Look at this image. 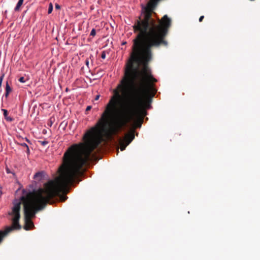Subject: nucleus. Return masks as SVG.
I'll list each match as a JSON object with an SVG mask.
<instances>
[{
	"label": "nucleus",
	"mask_w": 260,
	"mask_h": 260,
	"mask_svg": "<svg viewBox=\"0 0 260 260\" xmlns=\"http://www.w3.org/2000/svg\"><path fill=\"white\" fill-rule=\"evenodd\" d=\"M171 19L165 15L161 20L156 21L151 13L145 12L134 25L137 34L134 40L133 51L124 77L113 90L114 95L107 104L104 112L96 126L102 131L108 130L111 135L116 134L132 118L136 107L141 109L142 116H139L136 126L140 127L143 117L146 114L145 109L151 107L148 94L153 96L156 90L153 82L156 81L147 66L151 59L150 48L168 43L164 40L171 25Z\"/></svg>",
	"instance_id": "f257e3e1"
},
{
	"label": "nucleus",
	"mask_w": 260,
	"mask_h": 260,
	"mask_svg": "<svg viewBox=\"0 0 260 260\" xmlns=\"http://www.w3.org/2000/svg\"><path fill=\"white\" fill-rule=\"evenodd\" d=\"M95 131L96 128L93 127L85 134L83 137L85 144H74L68 148L64 154L63 163L59 169V176L45 184L43 189L40 188L37 191L26 193L24 190L20 200L14 201L12 209L8 212L9 218L13 221V224L6 226L4 230H0V237L2 238L0 243L9 233L21 228L19 220L21 201L24 204V228L29 230L34 226L31 218L35 216L38 211L45 208L51 198L58 196L61 201L67 199V196L59 193L66 192L68 186L74 182L76 177L82 174V167L90 159V153L99 143L94 140Z\"/></svg>",
	"instance_id": "f03ea898"
},
{
	"label": "nucleus",
	"mask_w": 260,
	"mask_h": 260,
	"mask_svg": "<svg viewBox=\"0 0 260 260\" xmlns=\"http://www.w3.org/2000/svg\"><path fill=\"white\" fill-rule=\"evenodd\" d=\"M135 138L134 131L132 130L125 136L119 139V145L121 151L124 150L126 147Z\"/></svg>",
	"instance_id": "7ed1b4c3"
},
{
	"label": "nucleus",
	"mask_w": 260,
	"mask_h": 260,
	"mask_svg": "<svg viewBox=\"0 0 260 260\" xmlns=\"http://www.w3.org/2000/svg\"><path fill=\"white\" fill-rule=\"evenodd\" d=\"M2 111L4 112V115L5 119L8 121H12L13 119L12 117L8 116L7 110L6 109H3Z\"/></svg>",
	"instance_id": "20e7f679"
},
{
	"label": "nucleus",
	"mask_w": 260,
	"mask_h": 260,
	"mask_svg": "<svg viewBox=\"0 0 260 260\" xmlns=\"http://www.w3.org/2000/svg\"><path fill=\"white\" fill-rule=\"evenodd\" d=\"M44 176V173L43 172H39L36 173L34 175V178L36 179L41 180Z\"/></svg>",
	"instance_id": "39448f33"
},
{
	"label": "nucleus",
	"mask_w": 260,
	"mask_h": 260,
	"mask_svg": "<svg viewBox=\"0 0 260 260\" xmlns=\"http://www.w3.org/2000/svg\"><path fill=\"white\" fill-rule=\"evenodd\" d=\"M24 0H19L15 8H14L15 11L17 12L19 11L20 7L23 4Z\"/></svg>",
	"instance_id": "423d86ee"
},
{
	"label": "nucleus",
	"mask_w": 260,
	"mask_h": 260,
	"mask_svg": "<svg viewBox=\"0 0 260 260\" xmlns=\"http://www.w3.org/2000/svg\"><path fill=\"white\" fill-rule=\"evenodd\" d=\"M11 90H12V89H11L10 86L9 85L8 82H7L6 85V92L10 93V92L11 91Z\"/></svg>",
	"instance_id": "0eeeda50"
},
{
	"label": "nucleus",
	"mask_w": 260,
	"mask_h": 260,
	"mask_svg": "<svg viewBox=\"0 0 260 260\" xmlns=\"http://www.w3.org/2000/svg\"><path fill=\"white\" fill-rule=\"evenodd\" d=\"M20 145L21 146H22V147H26V149H27V153H29V147H28V146L27 144H26L25 143H20Z\"/></svg>",
	"instance_id": "6e6552de"
},
{
	"label": "nucleus",
	"mask_w": 260,
	"mask_h": 260,
	"mask_svg": "<svg viewBox=\"0 0 260 260\" xmlns=\"http://www.w3.org/2000/svg\"><path fill=\"white\" fill-rule=\"evenodd\" d=\"M52 10H53V5L51 3H50L49 4V8H48V13L50 14L52 12Z\"/></svg>",
	"instance_id": "1a4fd4ad"
},
{
	"label": "nucleus",
	"mask_w": 260,
	"mask_h": 260,
	"mask_svg": "<svg viewBox=\"0 0 260 260\" xmlns=\"http://www.w3.org/2000/svg\"><path fill=\"white\" fill-rule=\"evenodd\" d=\"M28 81L27 79H25L24 77H21L19 79V81L21 83H25Z\"/></svg>",
	"instance_id": "9d476101"
},
{
	"label": "nucleus",
	"mask_w": 260,
	"mask_h": 260,
	"mask_svg": "<svg viewBox=\"0 0 260 260\" xmlns=\"http://www.w3.org/2000/svg\"><path fill=\"white\" fill-rule=\"evenodd\" d=\"M39 142L43 146H45L48 143V142L47 141H39Z\"/></svg>",
	"instance_id": "9b49d317"
},
{
	"label": "nucleus",
	"mask_w": 260,
	"mask_h": 260,
	"mask_svg": "<svg viewBox=\"0 0 260 260\" xmlns=\"http://www.w3.org/2000/svg\"><path fill=\"white\" fill-rule=\"evenodd\" d=\"M96 34V31H95V29L94 28H93L92 29L91 32H90V36H94Z\"/></svg>",
	"instance_id": "f8f14e48"
},
{
	"label": "nucleus",
	"mask_w": 260,
	"mask_h": 260,
	"mask_svg": "<svg viewBox=\"0 0 260 260\" xmlns=\"http://www.w3.org/2000/svg\"><path fill=\"white\" fill-rule=\"evenodd\" d=\"M4 77V74L2 75L0 77V88H1V86H2V82H3Z\"/></svg>",
	"instance_id": "ddd939ff"
},
{
	"label": "nucleus",
	"mask_w": 260,
	"mask_h": 260,
	"mask_svg": "<svg viewBox=\"0 0 260 260\" xmlns=\"http://www.w3.org/2000/svg\"><path fill=\"white\" fill-rule=\"evenodd\" d=\"M6 172L8 173V174H10V173H12L13 175H15V173L14 172H12L10 171V170L8 168H6Z\"/></svg>",
	"instance_id": "4468645a"
},
{
	"label": "nucleus",
	"mask_w": 260,
	"mask_h": 260,
	"mask_svg": "<svg viewBox=\"0 0 260 260\" xmlns=\"http://www.w3.org/2000/svg\"><path fill=\"white\" fill-rule=\"evenodd\" d=\"M101 57H102V59H105L106 58V54H105V52L104 51H103L102 53Z\"/></svg>",
	"instance_id": "2eb2a0df"
},
{
	"label": "nucleus",
	"mask_w": 260,
	"mask_h": 260,
	"mask_svg": "<svg viewBox=\"0 0 260 260\" xmlns=\"http://www.w3.org/2000/svg\"><path fill=\"white\" fill-rule=\"evenodd\" d=\"M91 109V106H88L86 107V111H89V110H90Z\"/></svg>",
	"instance_id": "dca6fc26"
},
{
	"label": "nucleus",
	"mask_w": 260,
	"mask_h": 260,
	"mask_svg": "<svg viewBox=\"0 0 260 260\" xmlns=\"http://www.w3.org/2000/svg\"><path fill=\"white\" fill-rule=\"evenodd\" d=\"M60 8V7L58 4H55V8L56 9H59Z\"/></svg>",
	"instance_id": "f3484780"
},
{
	"label": "nucleus",
	"mask_w": 260,
	"mask_h": 260,
	"mask_svg": "<svg viewBox=\"0 0 260 260\" xmlns=\"http://www.w3.org/2000/svg\"><path fill=\"white\" fill-rule=\"evenodd\" d=\"M9 94V93H7V92H5V93L3 95V96H5L6 98L8 96Z\"/></svg>",
	"instance_id": "a211bd4d"
},
{
	"label": "nucleus",
	"mask_w": 260,
	"mask_h": 260,
	"mask_svg": "<svg viewBox=\"0 0 260 260\" xmlns=\"http://www.w3.org/2000/svg\"><path fill=\"white\" fill-rule=\"evenodd\" d=\"M204 17V16H201V17H200V18H199V21H200V22H201V21L203 20V19Z\"/></svg>",
	"instance_id": "6ab92c4d"
},
{
	"label": "nucleus",
	"mask_w": 260,
	"mask_h": 260,
	"mask_svg": "<svg viewBox=\"0 0 260 260\" xmlns=\"http://www.w3.org/2000/svg\"><path fill=\"white\" fill-rule=\"evenodd\" d=\"M85 63L88 66V64H89V60L88 59H86V61H85Z\"/></svg>",
	"instance_id": "aec40b11"
},
{
	"label": "nucleus",
	"mask_w": 260,
	"mask_h": 260,
	"mask_svg": "<svg viewBox=\"0 0 260 260\" xmlns=\"http://www.w3.org/2000/svg\"><path fill=\"white\" fill-rule=\"evenodd\" d=\"M100 98V95H97L95 98V100H98Z\"/></svg>",
	"instance_id": "412c9836"
},
{
	"label": "nucleus",
	"mask_w": 260,
	"mask_h": 260,
	"mask_svg": "<svg viewBox=\"0 0 260 260\" xmlns=\"http://www.w3.org/2000/svg\"><path fill=\"white\" fill-rule=\"evenodd\" d=\"M25 140L27 142H28V143H30V141H29V140H28L26 137H25Z\"/></svg>",
	"instance_id": "4be33fe9"
},
{
	"label": "nucleus",
	"mask_w": 260,
	"mask_h": 260,
	"mask_svg": "<svg viewBox=\"0 0 260 260\" xmlns=\"http://www.w3.org/2000/svg\"><path fill=\"white\" fill-rule=\"evenodd\" d=\"M126 44V42H123L122 44V45H124V44Z\"/></svg>",
	"instance_id": "5701e85b"
},
{
	"label": "nucleus",
	"mask_w": 260,
	"mask_h": 260,
	"mask_svg": "<svg viewBox=\"0 0 260 260\" xmlns=\"http://www.w3.org/2000/svg\"><path fill=\"white\" fill-rule=\"evenodd\" d=\"M2 91V88H0V93H1Z\"/></svg>",
	"instance_id": "b1692460"
},
{
	"label": "nucleus",
	"mask_w": 260,
	"mask_h": 260,
	"mask_svg": "<svg viewBox=\"0 0 260 260\" xmlns=\"http://www.w3.org/2000/svg\"><path fill=\"white\" fill-rule=\"evenodd\" d=\"M150 95L151 96H150V98H152V97H153V96H152V94H150Z\"/></svg>",
	"instance_id": "393cba45"
}]
</instances>
